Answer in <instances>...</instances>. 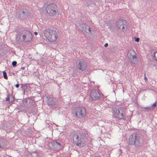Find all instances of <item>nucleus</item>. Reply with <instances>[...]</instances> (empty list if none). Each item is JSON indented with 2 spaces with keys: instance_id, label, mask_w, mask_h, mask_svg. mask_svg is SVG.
I'll list each match as a JSON object with an SVG mask.
<instances>
[{
  "instance_id": "obj_1",
  "label": "nucleus",
  "mask_w": 157,
  "mask_h": 157,
  "mask_svg": "<svg viewBox=\"0 0 157 157\" xmlns=\"http://www.w3.org/2000/svg\"><path fill=\"white\" fill-rule=\"evenodd\" d=\"M112 117L118 120H126L127 110L125 107H120L117 109H113Z\"/></svg>"
},
{
  "instance_id": "obj_2",
  "label": "nucleus",
  "mask_w": 157,
  "mask_h": 157,
  "mask_svg": "<svg viewBox=\"0 0 157 157\" xmlns=\"http://www.w3.org/2000/svg\"><path fill=\"white\" fill-rule=\"evenodd\" d=\"M73 143L77 146L82 147L86 145L87 138L85 134L83 133H80L78 134L74 135L73 136Z\"/></svg>"
},
{
  "instance_id": "obj_3",
  "label": "nucleus",
  "mask_w": 157,
  "mask_h": 157,
  "mask_svg": "<svg viewBox=\"0 0 157 157\" xmlns=\"http://www.w3.org/2000/svg\"><path fill=\"white\" fill-rule=\"evenodd\" d=\"M44 35L46 39L52 42L55 41L58 37V33L55 28L48 29L44 31Z\"/></svg>"
},
{
  "instance_id": "obj_4",
  "label": "nucleus",
  "mask_w": 157,
  "mask_h": 157,
  "mask_svg": "<svg viewBox=\"0 0 157 157\" xmlns=\"http://www.w3.org/2000/svg\"><path fill=\"white\" fill-rule=\"evenodd\" d=\"M143 143V139L139 134L134 133L130 136L128 139L129 144L134 145L136 147L141 146Z\"/></svg>"
},
{
  "instance_id": "obj_5",
  "label": "nucleus",
  "mask_w": 157,
  "mask_h": 157,
  "mask_svg": "<svg viewBox=\"0 0 157 157\" xmlns=\"http://www.w3.org/2000/svg\"><path fill=\"white\" fill-rule=\"evenodd\" d=\"M73 113L75 117L81 118L84 117L86 115V109L83 107H76L74 108Z\"/></svg>"
},
{
  "instance_id": "obj_6",
  "label": "nucleus",
  "mask_w": 157,
  "mask_h": 157,
  "mask_svg": "<svg viewBox=\"0 0 157 157\" xmlns=\"http://www.w3.org/2000/svg\"><path fill=\"white\" fill-rule=\"evenodd\" d=\"M57 6L54 3L48 5L46 8V10L48 15L52 17L56 14V10Z\"/></svg>"
},
{
  "instance_id": "obj_7",
  "label": "nucleus",
  "mask_w": 157,
  "mask_h": 157,
  "mask_svg": "<svg viewBox=\"0 0 157 157\" xmlns=\"http://www.w3.org/2000/svg\"><path fill=\"white\" fill-rule=\"evenodd\" d=\"M76 66L77 69L82 71L86 69L87 63L85 60L80 59L76 62Z\"/></svg>"
},
{
  "instance_id": "obj_8",
  "label": "nucleus",
  "mask_w": 157,
  "mask_h": 157,
  "mask_svg": "<svg viewBox=\"0 0 157 157\" xmlns=\"http://www.w3.org/2000/svg\"><path fill=\"white\" fill-rule=\"evenodd\" d=\"M117 27L120 29L125 31L128 27V24L127 21L125 20L120 19L116 23Z\"/></svg>"
},
{
  "instance_id": "obj_9",
  "label": "nucleus",
  "mask_w": 157,
  "mask_h": 157,
  "mask_svg": "<svg viewBox=\"0 0 157 157\" xmlns=\"http://www.w3.org/2000/svg\"><path fill=\"white\" fill-rule=\"evenodd\" d=\"M90 95L92 100H98L100 98H103V96L102 94H100L98 90L95 89L91 90Z\"/></svg>"
},
{
  "instance_id": "obj_10",
  "label": "nucleus",
  "mask_w": 157,
  "mask_h": 157,
  "mask_svg": "<svg viewBox=\"0 0 157 157\" xmlns=\"http://www.w3.org/2000/svg\"><path fill=\"white\" fill-rule=\"evenodd\" d=\"M44 98L46 100L48 105L50 107H53L56 103V99L53 97L45 96Z\"/></svg>"
},
{
  "instance_id": "obj_11",
  "label": "nucleus",
  "mask_w": 157,
  "mask_h": 157,
  "mask_svg": "<svg viewBox=\"0 0 157 157\" xmlns=\"http://www.w3.org/2000/svg\"><path fill=\"white\" fill-rule=\"evenodd\" d=\"M24 34L22 36V40L25 41L26 40V42H30L32 39V34L28 30H25L24 32Z\"/></svg>"
},
{
  "instance_id": "obj_12",
  "label": "nucleus",
  "mask_w": 157,
  "mask_h": 157,
  "mask_svg": "<svg viewBox=\"0 0 157 157\" xmlns=\"http://www.w3.org/2000/svg\"><path fill=\"white\" fill-rule=\"evenodd\" d=\"M19 13V17L21 19H26L29 15V11L26 9H23Z\"/></svg>"
},
{
  "instance_id": "obj_13",
  "label": "nucleus",
  "mask_w": 157,
  "mask_h": 157,
  "mask_svg": "<svg viewBox=\"0 0 157 157\" xmlns=\"http://www.w3.org/2000/svg\"><path fill=\"white\" fill-rule=\"evenodd\" d=\"M51 144L53 147V149L54 150H59L61 148V144L57 141L52 142Z\"/></svg>"
},
{
  "instance_id": "obj_14",
  "label": "nucleus",
  "mask_w": 157,
  "mask_h": 157,
  "mask_svg": "<svg viewBox=\"0 0 157 157\" xmlns=\"http://www.w3.org/2000/svg\"><path fill=\"white\" fill-rule=\"evenodd\" d=\"M133 59L131 61V63L132 64H136L137 62V58L136 55H133L132 56Z\"/></svg>"
},
{
  "instance_id": "obj_15",
  "label": "nucleus",
  "mask_w": 157,
  "mask_h": 157,
  "mask_svg": "<svg viewBox=\"0 0 157 157\" xmlns=\"http://www.w3.org/2000/svg\"><path fill=\"white\" fill-rule=\"evenodd\" d=\"M87 26V25L84 23L80 24V30L81 31H83L84 30V28H85V29H87L86 28Z\"/></svg>"
},
{
  "instance_id": "obj_16",
  "label": "nucleus",
  "mask_w": 157,
  "mask_h": 157,
  "mask_svg": "<svg viewBox=\"0 0 157 157\" xmlns=\"http://www.w3.org/2000/svg\"><path fill=\"white\" fill-rule=\"evenodd\" d=\"M3 74L4 78L5 79H7L8 77L6 72L5 71H3Z\"/></svg>"
},
{
  "instance_id": "obj_17",
  "label": "nucleus",
  "mask_w": 157,
  "mask_h": 157,
  "mask_svg": "<svg viewBox=\"0 0 157 157\" xmlns=\"http://www.w3.org/2000/svg\"><path fill=\"white\" fill-rule=\"evenodd\" d=\"M152 107H151L150 106H146L145 107H144V109H147V110H152Z\"/></svg>"
},
{
  "instance_id": "obj_18",
  "label": "nucleus",
  "mask_w": 157,
  "mask_h": 157,
  "mask_svg": "<svg viewBox=\"0 0 157 157\" xmlns=\"http://www.w3.org/2000/svg\"><path fill=\"white\" fill-rule=\"evenodd\" d=\"M157 101H156L151 106V107H152V110L154 109L155 108V107L157 105Z\"/></svg>"
},
{
  "instance_id": "obj_19",
  "label": "nucleus",
  "mask_w": 157,
  "mask_h": 157,
  "mask_svg": "<svg viewBox=\"0 0 157 157\" xmlns=\"http://www.w3.org/2000/svg\"><path fill=\"white\" fill-rule=\"evenodd\" d=\"M17 64V62L16 61H13L12 62V65L13 67H15L16 66Z\"/></svg>"
},
{
  "instance_id": "obj_20",
  "label": "nucleus",
  "mask_w": 157,
  "mask_h": 157,
  "mask_svg": "<svg viewBox=\"0 0 157 157\" xmlns=\"http://www.w3.org/2000/svg\"><path fill=\"white\" fill-rule=\"evenodd\" d=\"M10 94H8L7 95V97L6 98V101H10Z\"/></svg>"
},
{
  "instance_id": "obj_21",
  "label": "nucleus",
  "mask_w": 157,
  "mask_h": 157,
  "mask_svg": "<svg viewBox=\"0 0 157 157\" xmlns=\"http://www.w3.org/2000/svg\"><path fill=\"white\" fill-rule=\"evenodd\" d=\"M135 40L136 42H139L140 40V39L139 38L135 37Z\"/></svg>"
},
{
  "instance_id": "obj_22",
  "label": "nucleus",
  "mask_w": 157,
  "mask_h": 157,
  "mask_svg": "<svg viewBox=\"0 0 157 157\" xmlns=\"http://www.w3.org/2000/svg\"><path fill=\"white\" fill-rule=\"evenodd\" d=\"M5 147L4 145H2L1 143H0V148H4Z\"/></svg>"
},
{
  "instance_id": "obj_23",
  "label": "nucleus",
  "mask_w": 157,
  "mask_h": 157,
  "mask_svg": "<svg viewBox=\"0 0 157 157\" xmlns=\"http://www.w3.org/2000/svg\"><path fill=\"white\" fill-rule=\"evenodd\" d=\"M19 84L18 83H17V84L16 85H15V86L16 88H18L19 87Z\"/></svg>"
},
{
  "instance_id": "obj_24",
  "label": "nucleus",
  "mask_w": 157,
  "mask_h": 157,
  "mask_svg": "<svg viewBox=\"0 0 157 157\" xmlns=\"http://www.w3.org/2000/svg\"><path fill=\"white\" fill-rule=\"evenodd\" d=\"M1 144L2 145H4L5 146V147H6V144H5V143L4 142L3 143V142H2V144L1 143Z\"/></svg>"
},
{
  "instance_id": "obj_25",
  "label": "nucleus",
  "mask_w": 157,
  "mask_h": 157,
  "mask_svg": "<svg viewBox=\"0 0 157 157\" xmlns=\"http://www.w3.org/2000/svg\"><path fill=\"white\" fill-rule=\"evenodd\" d=\"M12 98H13V100H12L11 101V102H10L11 103L14 100V97H13V96L12 97Z\"/></svg>"
},
{
  "instance_id": "obj_26",
  "label": "nucleus",
  "mask_w": 157,
  "mask_h": 157,
  "mask_svg": "<svg viewBox=\"0 0 157 157\" xmlns=\"http://www.w3.org/2000/svg\"><path fill=\"white\" fill-rule=\"evenodd\" d=\"M108 43H105V44L104 45V47H106L108 46Z\"/></svg>"
},
{
  "instance_id": "obj_27",
  "label": "nucleus",
  "mask_w": 157,
  "mask_h": 157,
  "mask_svg": "<svg viewBox=\"0 0 157 157\" xmlns=\"http://www.w3.org/2000/svg\"><path fill=\"white\" fill-rule=\"evenodd\" d=\"M34 34L35 35H37L38 34V33H37L36 32V31H35L34 32Z\"/></svg>"
},
{
  "instance_id": "obj_28",
  "label": "nucleus",
  "mask_w": 157,
  "mask_h": 157,
  "mask_svg": "<svg viewBox=\"0 0 157 157\" xmlns=\"http://www.w3.org/2000/svg\"><path fill=\"white\" fill-rule=\"evenodd\" d=\"M88 31L89 32H90L91 31L90 28V27L89 26V28H88Z\"/></svg>"
},
{
  "instance_id": "obj_29",
  "label": "nucleus",
  "mask_w": 157,
  "mask_h": 157,
  "mask_svg": "<svg viewBox=\"0 0 157 157\" xmlns=\"http://www.w3.org/2000/svg\"><path fill=\"white\" fill-rule=\"evenodd\" d=\"M23 87H25V86H23L22 85L21 86V88H22V90L23 89Z\"/></svg>"
},
{
  "instance_id": "obj_30",
  "label": "nucleus",
  "mask_w": 157,
  "mask_h": 157,
  "mask_svg": "<svg viewBox=\"0 0 157 157\" xmlns=\"http://www.w3.org/2000/svg\"><path fill=\"white\" fill-rule=\"evenodd\" d=\"M25 68L24 67H21V69L22 70H24L25 69Z\"/></svg>"
},
{
  "instance_id": "obj_31",
  "label": "nucleus",
  "mask_w": 157,
  "mask_h": 157,
  "mask_svg": "<svg viewBox=\"0 0 157 157\" xmlns=\"http://www.w3.org/2000/svg\"><path fill=\"white\" fill-rule=\"evenodd\" d=\"M95 157H101V156L100 155H97Z\"/></svg>"
},
{
  "instance_id": "obj_32",
  "label": "nucleus",
  "mask_w": 157,
  "mask_h": 157,
  "mask_svg": "<svg viewBox=\"0 0 157 157\" xmlns=\"http://www.w3.org/2000/svg\"><path fill=\"white\" fill-rule=\"evenodd\" d=\"M144 79H145V80H146V79H147V77H146V76H145V77H144Z\"/></svg>"
}]
</instances>
